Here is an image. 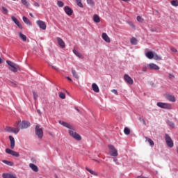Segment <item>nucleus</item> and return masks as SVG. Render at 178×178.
Segmentation results:
<instances>
[{
	"instance_id": "nucleus-1",
	"label": "nucleus",
	"mask_w": 178,
	"mask_h": 178,
	"mask_svg": "<svg viewBox=\"0 0 178 178\" xmlns=\"http://www.w3.org/2000/svg\"><path fill=\"white\" fill-rule=\"evenodd\" d=\"M58 123L61 124V126H63V127L69 129L68 133L72 138H74L76 141H81V136L76 132V129H74V127L72 124L62 120H59Z\"/></svg>"
},
{
	"instance_id": "nucleus-2",
	"label": "nucleus",
	"mask_w": 178,
	"mask_h": 178,
	"mask_svg": "<svg viewBox=\"0 0 178 178\" xmlns=\"http://www.w3.org/2000/svg\"><path fill=\"white\" fill-rule=\"evenodd\" d=\"M7 65H8L9 67V70H10L11 72H13V73H17L18 70H20V67L19 66V65L9 60H7L6 61Z\"/></svg>"
},
{
	"instance_id": "nucleus-3",
	"label": "nucleus",
	"mask_w": 178,
	"mask_h": 178,
	"mask_svg": "<svg viewBox=\"0 0 178 178\" xmlns=\"http://www.w3.org/2000/svg\"><path fill=\"white\" fill-rule=\"evenodd\" d=\"M35 133L38 137L39 140H42L44 137V131L42 128H40V125H36L35 128Z\"/></svg>"
},
{
	"instance_id": "nucleus-4",
	"label": "nucleus",
	"mask_w": 178,
	"mask_h": 178,
	"mask_svg": "<svg viewBox=\"0 0 178 178\" xmlns=\"http://www.w3.org/2000/svg\"><path fill=\"white\" fill-rule=\"evenodd\" d=\"M17 124H19L20 129H22V130L24 129H29V127L31 126L30 122L27 120H23L22 122L19 121L18 122H17Z\"/></svg>"
},
{
	"instance_id": "nucleus-5",
	"label": "nucleus",
	"mask_w": 178,
	"mask_h": 178,
	"mask_svg": "<svg viewBox=\"0 0 178 178\" xmlns=\"http://www.w3.org/2000/svg\"><path fill=\"white\" fill-rule=\"evenodd\" d=\"M165 140L168 147H169V148H173L175 144L173 143V140H172V138L170 137V136H169V134H165Z\"/></svg>"
},
{
	"instance_id": "nucleus-6",
	"label": "nucleus",
	"mask_w": 178,
	"mask_h": 178,
	"mask_svg": "<svg viewBox=\"0 0 178 178\" xmlns=\"http://www.w3.org/2000/svg\"><path fill=\"white\" fill-rule=\"evenodd\" d=\"M156 105L159 106V108H161V109H172V104L169 103L157 102Z\"/></svg>"
},
{
	"instance_id": "nucleus-7",
	"label": "nucleus",
	"mask_w": 178,
	"mask_h": 178,
	"mask_svg": "<svg viewBox=\"0 0 178 178\" xmlns=\"http://www.w3.org/2000/svg\"><path fill=\"white\" fill-rule=\"evenodd\" d=\"M108 149L110 150L111 156H118V150L115 148V146L113 145H108Z\"/></svg>"
},
{
	"instance_id": "nucleus-8",
	"label": "nucleus",
	"mask_w": 178,
	"mask_h": 178,
	"mask_svg": "<svg viewBox=\"0 0 178 178\" xmlns=\"http://www.w3.org/2000/svg\"><path fill=\"white\" fill-rule=\"evenodd\" d=\"M6 154H8V155H12L13 156H15V158H19L20 156V154L17 152L15 150H12L9 148L6 149Z\"/></svg>"
},
{
	"instance_id": "nucleus-9",
	"label": "nucleus",
	"mask_w": 178,
	"mask_h": 178,
	"mask_svg": "<svg viewBox=\"0 0 178 178\" xmlns=\"http://www.w3.org/2000/svg\"><path fill=\"white\" fill-rule=\"evenodd\" d=\"M6 131H8V133H14V134H17V133L20 131V129L17 127L13 128L11 127H8L6 128Z\"/></svg>"
},
{
	"instance_id": "nucleus-10",
	"label": "nucleus",
	"mask_w": 178,
	"mask_h": 178,
	"mask_svg": "<svg viewBox=\"0 0 178 178\" xmlns=\"http://www.w3.org/2000/svg\"><path fill=\"white\" fill-rule=\"evenodd\" d=\"M36 24H38V27H40L42 30H47V24L42 20H38L36 22Z\"/></svg>"
},
{
	"instance_id": "nucleus-11",
	"label": "nucleus",
	"mask_w": 178,
	"mask_h": 178,
	"mask_svg": "<svg viewBox=\"0 0 178 178\" xmlns=\"http://www.w3.org/2000/svg\"><path fill=\"white\" fill-rule=\"evenodd\" d=\"M165 98L167 99V101H169L170 102H176V98L175 96L170 95V94H165Z\"/></svg>"
},
{
	"instance_id": "nucleus-12",
	"label": "nucleus",
	"mask_w": 178,
	"mask_h": 178,
	"mask_svg": "<svg viewBox=\"0 0 178 178\" xmlns=\"http://www.w3.org/2000/svg\"><path fill=\"white\" fill-rule=\"evenodd\" d=\"M64 11L67 16H72V15H73V10L67 6L64 7Z\"/></svg>"
},
{
	"instance_id": "nucleus-13",
	"label": "nucleus",
	"mask_w": 178,
	"mask_h": 178,
	"mask_svg": "<svg viewBox=\"0 0 178 178\" xmlns=\"http://www.w3.org/2000/svg\"><path fill=\"white\" fill-rule=\"evenodd\" d=\"M147 67L150 70H159V66L155 63H149Z\"/></svg>"
},
{
	"instance_id": "nucleus-14",
	"label": "nucleus",
	"mask_w": 178,
	"mask_h": 178,
	"mask_svg": "<svg viewBox=\"0 0 178 178\" xmlns=\"http://www.w3.org/2000/svg\"><path fill=\"white\" fill-rule=\"evenodd\" d=\"M56 40H57V42H58V45L61 48H65L66 47L65 42L63 41V40L62 38H60V37H57Z\"/></svg>"
},
{
	"instance_id": "nucleus-15",
	"label": "nucleus",
	"mask_w": 178,
	"mask_h": 178,
	"mask_svg": "<svg viewBox=\"0 0 178 178\" xmlns=\"http://www.w3.org/2000/svg\"><path fill=\"white\" fill-rule=\"evenodd\" d=\"M11 19L13 22L17 26V27H19V29H23V26L20 24V22H19L15 16L11 17Z\"/></svg>"
},
{
	"instance_id": "nucleus-16",
	"label": "nucleus",
	"mask_w": 178,
	"mask_h": 178,
	"mask_svg": "<svg viewBox=\"0 0 178 178\" xmlns=\"http://www.w3.org/2000/svg\"><path fill=\"white\" fill-rule=\"evenodd\" d=\"M124 79L125 81L128 83V84H133V79H131V77H130V76H129L128 74H125L124 76Z\"/></svg>"
},
{
	"instance_id": "nucleus-17",
	"label": "nucleus",
	"mask_w": 178,
	"mask_h": 178,
	"mask_svg": "<svg viewBox=\"0 0 178 178\" xmlns=\"http://www.w3.org/2000/svg\"><path fill=\"white\" fill-rule=\"evenodd\" d=\"M8 138L10 141V148L11 149H15V138H13V136H8Z\"/></svg>"
},
{
	"instance_id": "nucleus-18",
	"label": "nucleus",
	"mask_w": 178,
	"mask_h": 178,
	"mask_svg": "<svg viewBox=\"0 0 178 178\" xmlns=\"http://www.w3.org/2000/svg\"><path fill=\"white\" fill-rule=\"evenodd\" d=\"M102 37L106 42H111V39L109 38V36H108V34L106 33H103L102 35Z\"/></svg>"
},
{
	"instance_id": "nucleus-19",
	"label": "nucleus",
	"mask_w": 178,
	"mask_h": 178,
	"mask_svg": "<svg viewBox=\"0 0 178 178\" xmlns=\"http://www.w3.org/2000/svg\"><path fill=\"white\" fill-rule=\"evenodd\" d=\"M22 19L25 24H27L28 26H31V22H30V19H28L26 16H23Z\"/></svg>"
},
{
	"instance_id": "nucleus-20",
	"label": "nucleus",
	"mask_w": 178,
	"mask_h": 178,
	"mask_svg": "<svg viewBox=\"0 0 178 178\" xmlns=\"http://www.w3.org/2000/svg\"><path fill=\"white\" fill-rule=\"evenodd\" d=\"M92 88L95 92H99V88L98 87V85H97V83H92Z\"/></svg>"
},
{
	"instance_id": "nucleus-21",
	"label": "nucleus",
	"mask_w": 178,
	"mask_h": 178,
	"mask_svg": "<svg viewBox=\"0 0 178 178\" xmlns=\"http://www.w3.org/2000/svg\"><path fill=\"white\" fill-rule=\"evenodd\" d=\"M3 178H17L16 175H14L13 174H9V173H3Z\"/></svg>"
},
{
	"instance_id": "nucleus-22",
	"label": "nucleus",
	"mask_w": 178,
	"mask_h": 178,
	"mask_svg": "<svg viewBox=\"0 0 178 178\" xmlns=\"http://www.w3.org/2000/svg\"><path fill=\"white\" fill-rule=\"evenodd\" d=\"M93 22H95V23H99V22H101V18H99V15L95 14L93 15Z\"/></svg>"
},
{
	"instance_id": "nucleus-23",
	"label": "nucleus",
	"mask_w": 178,
	"mask_h": 178,
	"mask_svg": "<svg viewBox=\"0 0 178 178\" xmlns=\"http://www.w3.org/2000/svg\"><path fill=\"white\" fill-rule=\"evenodd\" d=\"M29 168H31L33 172H38V167L35 164L30 163Z\"/></svg>"
},
{
	"instance_id": "nucleus-24",
	"label": "nucleus",
	"mask_w": 178,
	"mask_h": 178,
	"mask_svg": "<svg viewBox=\"0 0 178 178\" xmlns=\"http://www.w3.org/2000/svg\"><path fill=\"white\" fill-rule=\"evenodd\" d=\"M19 38H21V40H22V41L25 42L27 41V36H26V35L22 33V32L19 33Z\"/></svg>"
},
{
	"instance_id": "nucleus-25",
	"label": "nucleus",
	"mask_w": 178,
	"mask_h": 178,
	"mask_svg": "<svg viewBox=\"0 0 178 178\" xmlns=\"http://www.w3.org/2000/svg\"><path fill=\"white\" fill-rule=\"evenodd\" d=\"M145 56H147V58L148 59H153V58H154V52H152V51H147L146 53Z\"/></svg>"
},
{
	"instance_id": "nucleus-26",
	"label": "nucleus",
	"mask_w": 178,
	"mask_h": 178,
	"mask_svg": "<svg viewBox=\"0 0 178 178\" xmlns=\"http://www.w3.org/2000/svg\"><path fill=\"white\" fill-rule=\"evenodd\" d=\"M73 54H74V55H76V56H77L79 58H83V55L80 54V52H79L77 50L74 49L73 50Z\"/></svg>"
},
{
	"instance_id": "nucleus-27",
	"label": "nucleus",
	"mask_w": 178,
	"mask_h": 178,
	"mask_svg": "<svg viewBox=\"0 0 178 178\" xmlns=\"http://www.w3.org/2000/svg\"><path fill=\"white\" fill-rule=\"evenodd\" d=\"M72 73L73 77L76 79V80H79V79L80 77L79 76V74H77V72H76V70L72 69Z\"/></svg>"
},
{
	"instance_id": "nucleus-28",
	"label": "nucleus",
	"mask_w": 178,
	"mask_h": 178,
	"mask_svg": "<svg viewBox=\"0 0 178 178\" xmlns=\"http://www.w3.org/2000/svg\"><path fill=\"white\" fill-rule=\"evenodd\" d=\"M86 170L89 172V173H90V175H93V176H98V173H97L96 172H95L94 170L88 168H86Z\"/></svg>"
},
{
	"instance_id": "nucleus-29",
	"label": "nucleus",
	"mask_w": 178,
	"mask_h": 178,
	"mask_svg": "<svg viewBox=\"0 0 178 178\" xmlns=\"http://www.w3.org/2000/svg\"><path fill=\"white\" fill-rule=\"evenodd\" d=\"M146 141H147V143H149V145L151 147H154V140H152V139L146 137Z\"/></svg>"
},
{
	"instance_id": "nucleus-30",
	"label": "nucleus",
	"mask_w": 178,
	"mask_h": 178,
	"mask_svg": "<svg viewBox=\"0 0 178 178\" xmlns=\"http://www.w3.org/2000/svg\"><path fill=\"white\" fill-rule=\"evenodd\" d=\"M130 42L132 45H137L138 44L137 39L136 38H131Z\"/></svg>"
},
{
	"instance_id": "nucleus-31",
	"label": "nucleus",
	"mask_w": 178,
	"mask_h": 178,
	"mask_svg": "<svg viewBox=\"0 0 178 178\" xmlns=\"http://www.w3.org/2000/svg\"><path fill=\"white\" fill-rule=\"evenodd\" d=\"M153 59H154V60H162V57L156 54H154Z\"/></svg>"
},
{
	"instance_id": "nucleus-32",
	"label": "nucleus",
	"mask_w": 178,
	"mask_h": 178,
	"mask_svg": "<svg viewBox=\"0 0 178 178\" xmlns=\"http://www.w3.org/2000/svg\"><path fill=\"white\" fill-rule=\"evenodd\" d=\"M3 163H5L6 165H8V166H13V162L7 161V160H3Z\"/></svg>"
},
{
	"instance_id": "nucleus-33",
	"label": "nucleus",
	"mask_w": 178,
	"mask_h": 178,
	"mask_svg": "<svg viewBox=\"0 0 178 178\" xmlns=\"http://www.w3.org/2000/svg\"><path fill=\"white\" fill-rule=\"evenodd\" d=\"M21 3H22V5L24 6H26V8L30 6V3H29L27 0H21Z\"/></svg>"
},
{
	"instance_id": "nucleus-34",
	"label": "nucleus",
	"mask_w": 178,
	"mask_h": 178,
	"mask_svg": "<svg viewBox=\"0 0 178 178\" xmlns=\"http://www.w3.org/2000/svg\"><path fill=\"white\" fill-rule=\"evenodd\" d=\"M166 123L168 126H170V127H172V128H175V123L169 120H168L166 121Z\"/></svg>"
},
{
	"instance_id": "nucleus-35",
	"label": "nucleus",
	"mask_w": 178,
	"mask_h": 178,
	"mask_svg": "<svg viewBox=\"0 0 178 178\" xmlns=\"http://www.w3.org/2000/svg\"><path fill=\"white\" fill-rule=\"evenodd\" d=\"M88 5H90V6H95V3L94 2V0H86Z\"/></svg>"
},
{
	"instance_id": "nucleus-36",
	"label": "nucleus",
	"mask_w": 178,
	"mask_h": 178,
	"mask_svg": "<svg viewBox=\"0 0 178 178\" xmlns=\"http://www.w3.org/2000/svg\"><path fill=\"white\" fill-rule=\"evenodd\" d=\"M58 97L61 99H65L66 98V95H65V93L62 92H58Z\"/></svg>"
},
{
	"instance_id": "nucleus-37",
	"label": "nucleus",
	"mask_w": 178,
	"mask_h": 178,
	"mask_svg": "<svg viewBox=\"0 0 178 178\" xmlns=\"http://www.w3.org/2000/svg\"><path fill=\"white\" fill-rule=\"evenodd\" d=\"M76 5L79 6V8H84L83 3H81V0H76Z\"/></svg>"
},
{
	"instance_id": "nucleus-38",
	"label": "nucleus",
	"mask_w": 178,
	"mask_h": 178,
	"mask_svg": "<svg viewBox=\"0 0 178 178\" xmlns=\"http://www.w3.org/2000/svg\"><path fill=\"white\" fill-rule=\"evenodd\" d=\"M57 5L59 8H63V6H65V3H63L62 1H58Z\"/></svg>"
},
{
	"instance_id": "nucleus-39",
	"label": "nucleus",
	"mask_w": 178,
	"mask_h": 178,
	"mask_svg": "<svg viewBox=\"0 0 178 178\" xmlns=\"http://www.w3.org/2000/svg\"><path fill=\"white\" fill-rule=\"evenodd\" d=\"M170 3L172 6H178V1L177 0H172L170 1Z\"/></svg>"
},
{
	"instance_id": "nucleus-40",
	"label": "nucleus",
	"mask_w": 178,
	"mask_h": 178,
	"mask_svg": "<svg viewBox=\"0 0 178 178\" xmlns=\"http://www.w3.org/2000/svg\"><path fill=\"white\" fill-rule=\"evenodd\" d=\"M124 134H126L127 136H129V134H130V129L125 127L124 129Z\"/></svg>"
},
{
	"instance_id": "nucleus-41",
	"label": "nucleus",
	"mask_w": 178,
	"mask_h": 178,
	"mask_svg": "<svg viewBox=\"0 0 178 178\" xmlns=\"http://www.w3.org/2000/svg\"><path fill=\"white\" fill-rule=\"evenodd\" d=\"M127 24H129V26H130V27H131V29L136 30V26L132 22H127Z\"/></svg>"
},
{
	"instance_id": "nucleus-42",
	"label": "nucleus",
	"mask_w": 178,
	"mask_h": 178,
	"mask_svg": "<svg viewBox=\"0 0 178 178\" xmlns=\"http://www.w3.org/2000/svg\"><path fill=\"white\" fill-rule=\"evenodd\" d=\"M136 20H138L140 23H143V22H144V19H143V17H141L140 15L137 16Z\"/></svg>"
},
{
	"instance_id": "nucleus-43",
	"label": "nucleus",
	"mask_w": 178,
	"mask_h": 178,
	"mask_svg": "<svg viewBox=\"0 0 178 178\" xmlns=\"http://www.w3.org/2000/svg\"><path fill=\"white\" fill-rule=\"evenodd\" d=\"M33 99L35 101L37 99V98H38V95H37L36 92L35 91H33Z\"/></svg>"
},
{
	"instance_id": "nucleus-44",
	"label": "nucleus",
	"mask_w": 178,
	"mask_h": 178,
	"mask_svg": "<svg viewBox=\"0 0 178 178\" xmlns=\"http://www.w3.org/2000/svg\"><path fill=\"white\" fill-rule=\"evenodd\" d=\"M147 69H148V67L147 65H143L142 68V72H147Z\"/></svg>"
},
{
	"instance_id": "nucleus-45",
	"label": "nucleus",
	"mask_w": 178,
	"mask_h": 178,
	"mask_svg": "<svg viewBox=\"0 0 178 178\" xmlns=\"http://www.w3.org/2000/svg\"><path fill=\"white\" fill-rule=\"evenodd\" d=\"M2 10H3V12H5V13H9V10H8L6 7L2 6Z\"/></svg>"
},
{
	"instance_id": "nucleus-46",
	"label": "nucleus",
	"mask_w": 178,
	"mask_h": 178,
	"mask_svg": "<svg viewBox=\"0 0 178 178\" xmlns=\"http://www.w3.org/2000/svg\"><path fill=\"white\" fill-rule=\"evenodd\" d=\"M111 92H113L115 95H118V90L116 89L111 90Z\"/></svg>"
},
{
	"instance_id": "nucleus-47",
	"label": "nucleus",
	"mask_w": 178,
	"mask_h": 178,
	"mask_svg": "<svg viewBox=\"0 0 178 178\" xmlns=\"http://www.w3.org/2000/svg\"><path fill=\"white\" fill-rule=\"evenodd\" d=\"M34 6H36V8H40V3H38V2H35V3H34Z\"/></svg>"
},
{
	"instance_id": "nucleus-48",
	"label": "nucleus",
	"mask_w": 178,
	"mask_h": 178,
	"mask_svg": "<svg viewBox=\"0 0 178 178\" xmlns=\"http://www.w3.org/2000/svg\"><path fill=\"white\" fill-rule=\"evenodd\" d=\"M171 51L172 52H177V49H176L175 47L171 48Z\"/></svg>"
},
{
	"instance_id": "nucleus-49",
	"label": "nucleus",
	"mask_w": 178,
	"mask_h": 178,
	"mask_svg": "<svg viewBox=\"0 0 178 178\" xmlns=\"http://www.w3.org/2000/svg\"><path fill=\"white\" fill-rule=\"evenodd\" d=\"M113 162H115L116 165H119V162H118L117 159H113Z\"/></svg>"
},
{
	"instance_id": "nucleus-50",
	"label": "nucleus",
	"mask_w": 178,
	"mask_h": 178,
	"mask_svg": "<svg viewBox=\"0 0 178 178\" xmlns=\"http://www.w3.org/2000/svg\"><path fill=\"white\" fill-rule=\"evenodd\" d=\"M74 109H75V111H78L79 113H80V109H79V108L77 106H75Z\"/></svg>"
},
{
	"instance_id": "nucleus-51",
	"label": "nucleus",
	"mask_w": 178,
	"mask_h": 178,
	"mask_svg": "<svg viewBox=\"0 0 178 178\" xmlns=\"http://www.w3.org/2000/svg\"><path fill=\"white\" fill-rule=\"evenodd\" d=\"M169 77H170V79H173V77H175V76L172 74H169Z\"/></svg>"
},
{
	"instance_id": "nucleus-52",
	"label": "nucleus",
	"mask_w": 178,
	"mask_h": 178,
	"mask_svg": "<svg viewBox=\"0 0 178 178\" xmlns=\"http://www.w3.org/2000/svg\"><path fill=\"white\" fill-rule=\"evenodd\" d=\"M53 69H55V70H59V68L55 67V66H52Z\"/></svg>"
},
{
	"instance_id": "nucleus-53",
	"label": "nucleus",
	"mask_w": 178,
	"mask_h": 178,
	"mask_svg": "<svg viewBox=\"0 0 178 178\" xmlns=\"http://www.w3.org/2000/svg\"><path fill=\"white\" fill-rule=\"evenodd\" d=\"M31 162H35V158H32V159H31Z\"/></svg>"
},
{
	"instance_id": "nucleus-54",
	"label": "nucleus",
	"mask_w": 178,
	"mask_h": 178,
	"mask_svg": "<svg viewBox=\"0 0 178 178\" xmlns=\"http://www.w3.org/2000/svg\"><path fill=\"white\" fill-rule=\"evenodd\" d=\"M150 31H152V33H155V29H150Z\"/></svg>"
},
{
	"instance_id": "nucleus-55",
	"label": "nucleus",
	"mask_w": 178,
	"mask_h": 178,
	"mask_svg": "<svg viewBox=\"0 0 178 178\" xmlns=\"http://www.w3.org/2000/svg\"><path fill=\"white\" fill-rule=\"evenodd\" d=\"M29 16H31V17H34V15H33V13H29Z\"/></svg>"
},
{
	"instance_id": "nucleus-56",
	"label": "nucleus",
	"mask_w": 178,
	"mask_h": 178,
	"mask_svg": "<svg viewBox=\"0 0 178 178\" xmlns=\"http://www.w3.org/2000/svg\"><path fill=\"white\" fill-rule=\"evenodd\" d=\"M123 2H130L131 0H122Z\"/></svg>"
},
{
	"instance_id": "nucleus-57",
	"label": "nucleus",
	"mask_w": 178,
	"mask_h": 178,
	"mask_svg": "<svg viewBox=\"0 0 178 178\" xmlns=\"http://www.w3.org/2000/svg\"><path fill=\"white\" fill-rule=\"evenodd\" d=\"M67 80H69V81H72V79H71V78H70V77L67 76Z\"/></svg>"
},
{
	"instance_id": "nucleus-58",
	"label": "nucleus",
	"mask_w": 178,
	"mask_h": 178,
	"mask_svg": "<svg viewBox=\"0 0 178 178\" xmlns=\"http://www.w3.org/2000/svg\"><path fill=\"white\" fill-rule=\"evenodd\" d=\"M37 112L39 113L40 115H41V111L40 110H38Z\"/></svg>"
},
{
	"instance_id": "nucleus-59",
	"label": "nucleus",
	"mask_w": 178,
	"mask_h": 178,
	"mask_svg": "<svg viewBox=\"0 0 178 178\" xmlns=\"http://www.w3.org/2000/svg\"><path fill=\"white\" fill-rule=\"evenodd\" d=\"M95 162H97V163H99V161L97 160V159H94Z\"/></svg>"
},
{
	"instance_id": "nucleus-60",
	"label": "nucleus",
	"mask_w": 178,
	"mask_h": 178,
	"mask_svg": "<svg viewBox=\"0 0 178 178\" xmlns=\"http://www.w3.org/2000/svg\"><path fill=\"white\" fill-rule=\"evenodd\" d=\"M2 58H0V63H2Z\"/></svg>"
},
{
	"instance_id": "nucleus-61",
	"label": "nucleus",
	"mask_w": 178,
	"mask_h": 178,
	"mask_svg": "<svg viewBox=\"0 0 178 178\" xmlns=\"http://www.w3.org/2000/svg\"><path fill=\"white\" fill-rule=\"evenodd\" d=\"M140 74H141V72H139Z\"/></svg>"
}]
</instances>
